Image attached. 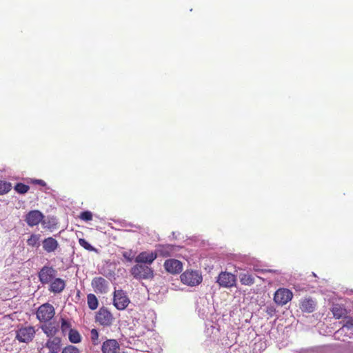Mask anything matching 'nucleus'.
<instances>
[{"instance_id":"obj_1","label":"nucleus","mask_w":353,"mask_h":353,"mask_svg":"<svg viewBox=\"0 0 353 353\" xmlns=\"http://www.w3.org/2000/svg\"><path fill=\"white\" fill-rule=\"evenodd\" d=\"M130 273L138 280L150 279L154 276V271L150 266L140 263L134 265L130 270Z\"/></svg>"},{"instance_id":"obj_2","label":"nucleus","mask_w":353,"mask_h":353,"mask_svg":"<svg viewBox=\"0 0 353 353\" xmlns=\"http://www.w3.org/2000/svg\"><path fill=\"white\" fill-rule=\"evenodd\" d=\"M36 314L40 322H48L54 317L55 311L51 304L46 303L38 307Z\"/></svg>"},{"instance_id":"obj_3","label":"nucleus","mask_w":353,"mask_h":353,"mask_svg":"<svg viewBox=\"0 0 353 353\" xmlns=\"http://www.w3.org/2000/svg\"><path fill=\"white\" fill-rule=\"evenodd\" d=\"M181 281L189 286H196L202 281V276L198 271L187 270L181 275Z\"/></svg>"},{"instance_id":"obj_4","label":"nucleus","mask_w":353,"mask_h":353,"mask_svg":"<svg viewBox=\"0 0 353 353\" xmlns=\"http://www.w3.org/2000/svg\"><path fill=\"white\" fill-rule=\"evenodd\" d=\"M96 322L104 327L110 326L114 320L112 313L105 307H101L96 314Z\"/></svg>"},{"instance_id":"obj_5","label":"nucleus","mask_w":353,"mask_h":353,"mask_svg":"<svg viewBox=\"0 0 353 353\" xmlns=\"http://www.w3.org/2000/svg\"><path fill=\"white\" fill-rule=\"evenodd\" d=\"M57 272L54 268L45 265L38 273L39 280L43 285L48 284L55 278Z\"/></svg>"},{"instance_id":"obj_6","label":"nucleus","mask_w":353,"mask_h":353,"mask_svg":"<svg viewBox=\"0 0 353 353\" xmlns=\"http://www.w3.org/2000/svg\"><path fill=\"white\" fill-rule=\"evenodd\" d=\"M113 303L117 309L123 310L129 305L130 299L123 290H115L114 292Z\"/></svg>"},{"instance_id":"obj_7","label":"nucleus","mask_w":353,"mask_h":353,"mask_svg":"<svg viewBox=\"0 0 353 353\" xmlns=\"http://www.w3.org/2000/svg\"><path fill=\"white\" fill-rule=\"evenodd\" d=\"M236 276L228 272H221L216 279V282L222 288H230L235 285Z\"/></svg>"},{"instance_id":"obj_8","label":"nucleus","mask_w":353,"mask_h":353,"mask_svg":"<svg viewBox=\"0 0 353 353\" xmlns=\"http://www.w3.org/2000/svg\"><path fill=\"white\" fill-rule=\"evenodd\" d=\"M34 334L35 330L32 326L23 327L17 331L16 339L20 342L28 343L32 340Z\"/></svg>"},{"instance_id":"obj_9","label":"nucleus","mask_w":353,"mask_h":353,"mask_svg":"<svg viewBox=\"0 0 353 353\" xmlns=\"http://www.w3.org/2000/svg\"><path fill=\"white\" fill-rule=\"evenodd\" d=\"M292 297V292L290 290L281 288L276 291L274 300L277 304L284 305L291 301Z\"/></svg>"},{"instance_id":"obj_10","label":"nucleus","mask_w":353,"mask_h":353,"mask_svg":"<svg viewBox=\"0 0 353 353\" xmlns=\"http://www.w3.org/2000/svg\"><path fill=\"white\" fill-rule=\"evenodd\" d=\"M43 217V213L40 211L31 210L26 215L25 221L29 226L33 227L39 225Z\"/></svg>"},{"instance_id":"obj_11","label":"nucleus","mask_w":353,"mask_h":353,"mask_svg":"<svg viewBox=\"0 0 353 353\" xmlns=\"http://www.w3.org/2000/svg\"><path fill=\"white\" fill-rule=\"evenodd\" d=\"M92 287L96 293L105 294L108 290V282L103 277H95L92 281Z\"/></svg>"},{"instance_id":"obj_12","label":"nucleus","mask_w":353,"mask_h":353,"mask_svg":"<svg viewBox=\"0 0 353 353\" xmlns=\"http://www.w3.org/2000/svg\"><path fill=\"white\" fill-rule=\"evenodd\" d=\"M164 268L167 272L176 274L182 271L183 264L176 259H168L164 263Z\"/></svg>"},{"instance_id":"obj_13","label":"nucleus","mask_w":353,"mask_h":353,"mask_svg":"<svg viewBox=\"0 0 353 353\" xmlns=\"http://www.w3.org/2000/svg\"><path fill=\"white\" fill-rule=\"evenodd\" d=\"M157 259V254L154 252H142L139 253L134 261L137 263L150 265Z\"/></svg>"},{"instance_id":"obj_14","label":"nucleus","mask_w":353,"mask_h":353,"mask_svg":"<svg viewBox=\"0 0 353 353\" xmlns=\"http://www.w3.org/2000/svg\"><path fill=\"white\" fill-rule=\"evenodd\" d=\"M175 252V246L173 245H158L154 251L155 254H157V258L158 256L162 257H168L172 256Z\"/></svg>"},{"instance_id":"obj_15","label":"nucleus","mask_w":353,"mask_h":353,"mask_svg":"<svg viewBox=\"0 0 353 353\" xmlns=\"http://www.w3.org/2000/svg\"><path fill=\"white\" fill-rule=\"evenodd\" d=\"M119 344L115 339H108L103 343L101 350L103 353H117Z\"/></svg>"},{"instance_id":"obj_16","label":"nucleus","mask_w":353,"mask_h":353,"mask_svg":"<svg viewBox=\"0 0 353 353\" xmlns=\"http://www.w3.org/2000/svg\"><path fill=\"white\" fill-rule=\"evenodd\" d=\"M65 288V281L61 278H54L50 284L49 290L54 294L63 292Z\"/></svg>"},{"instance_id":"obj_17","label":"nucleus","mask_w":353,"mask_h":353,"mask_svg":"<svg viewBox=\"0 0 353 353\" xmlns=\"http://www.w3.org/2000/svg\"><path fill=\"white\" fill-rule=\"evenodd\" d=\"M316 303L312 298H304L301 301L300 309L303 312L312 313L315 310Z\"/></svg>"},{"instance_id":"obj_18","label":"nucleus","mask_w":353,"mask_h":353,"mask_svg":"<svg viewBox=\"0 0 353 353\" xmlns=\"http://www.w3.org/2000/svg\"><path fill=\"white\" fill-rule=\"evenodd\" d=\"M42 245L43 250L46 252L50 253L54 252L57 249L59 243L53 237H48L43 241Z\"/></svg>"},{"instance_id":"obj_19","label":"nucleus","mask_w":353,"mask_h":353,"mask_svg":"<svg viewBox=\"0 0 353 353\" xmlns=\"http://www.w3.org/2000/svg\"><path fill=\"white\" fill-rule=\"evenodd\" d=\"M51 353H58L61 347V339L59 337H54L49 339L46 343Z\"/></svg>"},{"instance_id":"obj_20","label":"nucleus","mask_w":353,"mask_h":353,"mask_svg":"<svg viewBox=\"0 0 353 353\" xmlns=\"http://www.w3.org/2000/svg\"><path fill=\"white\" fill-rule=\"evenodd\" d=\"M61 330L63 335L69 333L72 328V322L70 319L61 317Z\"/></svg>"},{"instance_id":"obj_21","label":"nucleus","mask_w":353,"mask_h":353,"mask_svg":"<svg viewBox=\"0 0 353 353\" xmlns=\"http://www.w3.org/2000/svg\"><path fill=\"white\" fill-rule=\"evenodd\" d=\"M240 281L243 285H252L254 283V277L249 273H241L239 275Z\"/></svg>"},{"instance_id":"obj_22","label":"nucleus","mask_w":353,"mask_h":353,"mask_svg":"<svg viewBox=\"0 0 353 353\" xmlns=\"http://www.w3.org/2000/svg\"><path fill=\"white\" fill-rule=\"evenodd\" d=\"M68 335L69 341L72 343H79L81 341V336L77 330H70Z\"/></svg>"},{"instance_id":"obj_23","label":"nucleus","mask_w":353,"mask_h":353,"mask_svg":"<svg viewBox=\"0 0 353 353\" xmlns=\"http://www.w3.org/2000/svg\"><path fill=\"white\" fill-rule=\"evenodd\" d=\"M87 300L88 307L90 310H94L98 307L99 301L97 296L94 294H89L87 296Z\"/></svg>"},{"instance_id":"obj_24","label":"nucleus","mask_w":353,"mask_h":353,"mask_svg":"<svg viewBox=\"0 0 353 353\" xmlns=\"http://www.w3.org/2000/svg\"><path fill=\"white\" fill-rule=\"evenodd\" d=\"M41 330L49 337L53 336L57 331V328L51 324L42 325Z\"/></svg>"},{"instance_id":"obj_25","label":"nucleus","mask_w":353,"mask_h":353,"mask_svg":"<svg viewBox=\"0 0 353 353\" xmlns=\"http://www.w3.org/2000/svg\"><path fill=\"white\" fill-rule=\"evenodd\" d=\"M347 331H350L352 333L353 332V319H348L346 322L344 323L343 327L337 332H345Z\"/></svg>"},{"instance_id":"obj_26","label":"nucleus","mask_w":353,"mask_h":353,"mask_svg":"<svg viewBox=\"0 0 353 353\" xmlns=\"http://www.w3.org/2000/svg\"><path fill=\"white\" fill-rule=\"evenodd\" d=\"M11 183L0 180V195L8 193L11 190Z\"/></svg>"},{"instance_id":"obj_27","label":"nucleus","mask_w":353,"mask_h":353,"mask_svg":"<svg viewBox=\"0 0 353 353\" xmlns=\"http://www.w3.org/2000/svg\"><path fill=\"white\" fill-rule=\"evenodd\" d=\"M332 314L336 319H340L345 314V310L339 305H335L332 310Z\"/></svg>"},{"instance_id":"obj_28","label":"nucleus","mask_w":353,"mask_h":353,"mask_svg":"<svg viewBox=\"0 0 353 353\" xmlns=\"http://www.w3.org/2000/svg\"><path fill=\"white\" fill-rule=\"evenodd\" d=\"M30 189V187L21 183H18L14 186V190L19 194H25Z\"/></svg>"},{"instance_id":"obj_29","label":"nucleus","mask_w":353,"mask_h":353,"mask_svg":"<svg viewBox=\"0 0 353 353\" xmlns=\"http://www.w3.org/2000/svg\"><path fill=\"white\" fill-rule=\"evenodd\" d=\"M90 339L93 345H97L100 342L99 340V332L96 329H92L90 331Z\"/></svg>"},{"instance_id":"obj_30","label":"nucleus","mask_w":353,"mask_h":353,"mask_svg":"<svg viewBox=\"0 0 353 353\" xmlns=\"http://www.w3.org/2000/svg\"><path fill=\"white\" fill-rule=\"evenodd\" d=\"M79 243L81 246L88 251H97V250L84 239H79Z\"/></svg>"},{"instance_id":"obj_31","label":"nucleus","mask_w":353,"mask_h":353,"mask_svg":"<svg viewBox=\"0 0 353 353\" xmlns=\"http://www.w3.org/2000/svg\"><path fill=\"white\" fill-rule=\"evenodd\" d=\"M39 238L36 234H32L28 239L27 243L29 245L34 247L38 245Z\"/></svg>"},{"instance_id":"obj_32","label":"nucleus","mask_w":353,"mask_h":353,"mask_svg":"<svg viewBox=\"0 0 353 353\" xmlns=\"http://www.w3.org/2000/svg\"><path fill=\"white\" fill-rule=\"evenodd\" d=\"M61 353H80V351L75 346L70 345L65 347Z\"/></svg>"},{"instance_id":"obj_33","label":"nucleus","mask_w":353,"mask_h":353,"mask_svg":"<svg viewBox=\"0 0 353 353\" xmlns=\"http://www.w3.org/2000/svg\"><path fill=\"white\" fill-rule=\"evenodd\" d=\"M79 217L83 221H89L92 219V214L90 211H84L81 213Z\"/></svg>"},{"instance_id":"obj_34","label":"nucleus","mask_w":353,"mask_h":353,"mask_svg":"<svg viewBox=\"0 0 353 353\" xmlns=\"http://www.w3.org/2000/svg\"><path fill=\"white\" fill-rule=\"evenodd\" d=\"M126 261L131 263L134 259V254L132 250L125 251L122 254Z\"/></svg>"},{"instance_id":"obj_35","label":"nucleus","mask_w":353,"mask_h":353,"mask_svg":"<svg viewBox=\"0 0 353 353\" xmlns=\"http://www.w3.org/2000/svg\"><path fill=\"white\" fill-rule=\"evenodd\" d=\"M276 310L274 306H267L266 307V312L270 316H273L275 314Z\"/></svg>"},{"instance_id":"obj_36","label":"nucleus","mask_w":353,"mask_h":353,"mask_svg":"<svg viewBox=\"0 0 353 353\" xmlns=\"http://www.w3.org/2000/svg\"><path fill=\"white\" fill-rule=\"evenodd\" d=\"M32 183L34 184L40 185L41 186L46 185V183L41 179H34V180H32Z\"/></svg>"},{"instance_id":"obj_37","label":"nucleus","mask_w":353,"mask_h":353,"mask_svg":"<svg viewBox=\"0 0 353 353\" xmlns=\"http://www.w3.org/2000/svg\"><path fill=\"white\" fill-rule=\"evenodd\" d=\"M259 345L260 346V347H262L263 343H261L260 344H259Z\"/></svg>"}]
</instances>
